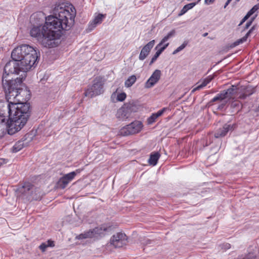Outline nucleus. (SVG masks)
Returning a JSON list of instances; mask_svg holds the SVG:
<instances>
[{
    "instance_id": "nucleus-28",
    "label": "nucleus",
    "mask_w": 259,
    "mask_h": 259,
    "mask_svg": "<svg viewBox=\"0 0 259 259\" xmlns=\"http://www.w3.org/2000/svg\"><path fill=\"white\" fill-rule=\"evenodd\" d=\"M246 40H247V39L244 36L243 37L237 40L236 41H235V42L232 43L230 47L234 48V47L239 45L240 44L243 43L244 42L246 41Z\"/></svg>"
},
{
    "instance_id": "nucleus-52",
    "label": "nucleus",
    "mask_w": 259,
    "mask_h": 259,
    "mask_svg": "<svg viewBox=\"0 0 259 259\" xmlns=\"http://www.w3.org/2000/svg\"><path fill=\"white\" fill-rule=\"evenodd\" d=\"M240 0H235V3H238L240 1Z\"/></svg>"
},
{
    "instance_id": "nucleus-17",
    "label": "nucleus",
    "mask_w": 259,
    "mask_h": 259,
    "mask_svg": "<svg viewBox=\"0 0 259 259\" xmlns=\"http://www.w3.org/2000/svg\"><path fill=\"white\" fill-rule=\"evenodd\" d=\"M161 75V71L156 69L152 74L150 78L147 80L145 87L150 88L154 86L160 79Z\"/></svg>"
},
{
    "instance_id": "nucleus-51",
    "label": "nucleus",
    "mask_w": 259,
    "mask_h": 259,
    "mask_svg": "<svg viewBox=\"0 0 259 259\" xmlns=\"http://www.w3.org/2000/svg\"><path fill=\"white\" fill-rule=\"evenodd\" d=\"M212 142V141L210 140L209 142V144H208V141H206V146H208L209 144H210Z\"/></svg>"
},
{
    "instance_id": "nucleus-34",
    "label": "nucleus",
    "mask_w": 259,
    "mask_h": 259,
    "mask_svg": "<svg viewBox=\"0 0 259 259\" xmlns=\"http://www.w3.org/2000/svg\"><path fill=\"white\" fill-rule=\"evenodd\" d=\"M157 117L155 116V115L153 113L151 114V115L148 118L147 122L148 124H151L154 123L156 119H157Z\"/></svg>"
},
{
    "instance_id": "nucleus-22",
    "label": "nucleus",
    "mask_w": 259,
    "mask_h": 259,
    "mask_svg": "<svg viewBox=\"0 0 259 259\" xmlns=\"http://www.w3.org/2000/svg\"><path fill=\"white\" fill-rule=\"evenodd\" d=\"M213 79V77L211 75L207 76V77L203 79L202 83L200 85H198L197 87L194 88L192 91V92L193 93L197 90H199L202 89L203 88L207 85Z\"/></svg>"
},
{
    "instance_id": "nucleus-7",
    "label": "nucleus",
    "mask_w": 259,
    "mask_h": 259,
    "mask_svg": "<svg viewBox=\"0 0 259 259\" xmlns=\"http://www.w3.org/2000/svg\"><path fill=\"white\" fill-rule=\"evenodd\" d=\"M110 227H107L105 225H102L96 227L88 231L79 234L76 237L78 239H83L87 238H95L98 239L105 235V232L108 231Z\"/></svg>"
},
{
    "instance_id": "nucleus-46",
    "label": "nucleus",
    "mask_w": 259,
    "mask_h": 259,
    "mask_svg": "<svg viewBox=\"0 0 259 259\" xmlns=\"http://www.w3.org/2000/svg\"><path fill=\"white\" fill-rule=\"evenodd\" d=\"M251 91H253L254 92V90L253 89H247L245 91V93H250V92H251Z\"/></svg>"
},
{
    "instance_id": "nucleus-18",
    "label": "nucleus",
    "mask_w": 259,
    "mask_h": 259,
    "mask_svg": "<svg viewBox=\"0 0 259 259\" xmlns=\"http://www.w3.org/2000/svg\"><path fill=\"white\" fill-rule=\"evenodd\" d=\"M32 190H34V186L29 182H25L24 185L18 189V192L28 198Z\"/></svg>"
},
{
    "instance_id": "nucleus-41",
    "label": "nucleus",
    "mask_w": 259,
    "mask_h": 259,
    "mask_svg": "<svg viewBox=\"0 0 259 259\" xmlns=\"http://www.w3.org/2000/svg\"><path fill=\"white\" fill-rule=\"evenodd\" d=\"M222 248L227 250L231 248L230 244L228 243H225L222 244Z\"/></svg>"
},
{
    "instance_id": "nucleus-27",
    "label": "nucleus",
    "mask_w": 259,
    "mask_h": 259,
    "mask_svg": "<svg viewBox=\"0 0 259 259\" xmlns=\"http://www.w3.org/2000/svg\"><path fill=\"white\" fill-rule=\"evenodd\" d=\"M169 43H166L163 45V47L160 48H158L157 52L155 53L154 55L153 56L155 59L157 60V58L159 57L160 54L166 49V48L168 46Z\"/></svg>"
},
{
    "instance_id": "nucleus-11",
    "label": "nucleus",
    "mask_w": 259,
    "mask_h": 259,
    "mask_svg": "<svg viewBox=\"0 0 259 259\" xmlns=\"http://www.w3.org/2000/svg\"><path fill=\"white\" fill-rule=\"evenodd\" d=\"M236 88L235 86L232 85L227 90L222 91L219 94H218L216 96L213 98L209 102L210 104H212L215 102L223 101L225 99H230L233 98V96L236 92Z\"/></svg>"
},
{
    "instance_id": "nucleus-50",
    "label": "nucleus",
    "mask_w": 259,
    "mask_h": 259,
    "mask_svg": "<svg viewBox=\"0 0 259 259\" xmlns=\"http://www.w3.org/2000/svg\"><path fill=\"white\" fill-rule=\"evenodd\" d=\"M207 35H208V33H207V32H205V33H203V34H202V36H203V37H206Z\"/></svg>"
},
{
    "instance_id": "nucleus-19",
    "label": "nucleus",
    "mask_w": 259,
    "mask_h": 259,
    "mask_svg": "<svg viewBox=\"0 0 259 259\" xmlns=\"http://www.w3.org/2000/svg\"><path fill=\"white\" fill-rule=\"evenodd\" d=\"M105 17V14L103 15L102 14H99L96 17H95L94 20L90 22L89 26L90 30H92L96 27L97 25L101 24Z\"/></svg>"
},
{
    "instance_id": "nucleus-9",
    "label": "nucleus",
    "mask_w": 259,
    "mask_h": 259,
    "mask_svg": "<svg viewBox=\"0 0 259 259\" xmlns=\"http://www.w3.org/2000/svg\"><path fill=\"white\" fill-rule=\"evenodd\" d=\"M21 64L19 62H17L12 59L6 63L4 69V73L3 76L6 75V77H11L10 74H18L20 72L22 71Z\"/></svg>"
},
{
    "instance_id": "nucleus-14",
    "label": "nucleus",
    "mask_w": 259,
    "mask_h": 259,
    "mask_svg": "<svg viewBox=\"0 0 259 259\" xmlns=\"http://www.w3.org/2000/svg\"><path fill=\"white\" fill-rule=\"evenodd\" d=\"M127 239V236L124 233L119 232L111 237L110 242L115 248H120L126 244Z\"/></svg>"
},
{
    "instance_id": "nucleus-40",
    "label": "nucleus",
    "mask_w": 259,
    "mask_h": 259,
    "mask_svg": "<svg viewBox=\"0 0 259 259\" xmlns=\"http://www.w3.org/2000/svg\"><path fill=\"white\" fill-rule=\"evenodd\" d=\"M46 245L47 247H54L55 246L54 242L51 240H48Z\"/></svg>"
},
{
    "instance_id": "nucleus-47",
    "label": "nucleus",
    "mask_w": 259,
    "mask_h": 259,
    "mask_svg": "<svg viewBox=\"0 0 259 259\" xmlns=\"http://www.w3.org/2000/svg\"><path fill=\"white\" fill-rule=\"evenodd\" d=\"M231 1H232L231 0H227V1L226 2V3H225V4L224 5V8H226L227 7V6L230 3V2Z\"/></svg>"
},
{
    "instance_id": "nucleus-16",
    "label": "nucleus",
    "mask_w": 259,
    "mask_h": 259,
    "mask_svg": "<svg viewBox=\"0 0 259 259\" xmlns=\"http://www.w3.org/2000/svg\"><path fill=\"white\" fill-rule=\"evenodd\" d=\"M155 44V40L153 39L150 41L143 47L139 56L140 60L143 61L148 57Z\"/></svg>"
},
{
    "instance_id": "nucleus-10",
    "label": "nucleus",
    "mask_w": 259,
    "mask_h": 259,
    "mask_svg": "<svg viewBox=\"0 0 259 259\" xmlns=\"http://www.w3.org/2000/svg\"><path fill=\"white\" fill-rule=\"evenodd\" d=\"M83 169H77L75 171H71L68 174L64 175L60 178L56 184V187L58 189H64L68 184L70 183L75 177L79 174Z\"/></svg>"
},
{
    "instance_id": "nucleus-35",
    "label": "nucleus",
    "mask_w": 259,
    "mask_h": 259,
    "mask_svg": "<svg viewBox=\"0 0 259 259\" xmlns=\"http://www.w3.org/2000/svg\"><path fill=\"white\" fill-rule=\"evenodd\" d=\"M256 26L253 25L245 35V37L246 39H247L248 37H249L251 35V34L253 33V31L256 29Z\"/></svg>"
},
{
    "instance_id": "nucleus-23",
    "label": "nucleus",
    "mask_w": 259,
    "mask_h": 259,
    "mask_svg": "<svg viewBox=\"0 0 259 259\" xmlns=\"http://www.w3.org/2000/svg\"><path fill=\"white\" fill-rule=\"evenodd\" d=\"M176 34V31L173 29L170 31L166 36H165L160 42L156 46L155 48V50H157L163 44H164L166 41H167L170 38L173 37Z\"/></svg>"
},
{
    "instance_id": "nucleus-32",
    "label": "nucleus",
    "mask_w": 259,
    "mask_h": 259,
    "mask_svg": "<svg viewBox=\"0 0 259 259\" xmlns=\"http://www.w3.org/2000/svg\"><path fill=\"white\" fill-rule=\"evenodd\" d=\"M240 103L238 101H234L231 104V107L236 109V110H239L240 109Z\"/></svg>"
},
{
    "instance_id": "nucleus-5",
    "label": "nucleus",
    "mask_w": 259,
    "mask_h": 259,
    "mask_svg": "<svg viewBox=\"0 0 259 259\" xmlns=\"http://www.w3.org/2000/svg\"><path fill=\"white\" fill-rule=\"evenodd\" d=\"M138 105L133 101L125 103L117 111L116 116L120 120H125L132 116V114L138 111Z\"/></svg>"
},
{
    "instance_id": "nucleus-2",
    "label": "nucleus",
    "mask_w": 259,
    "mask_h": 259,
    "mask_svg": "<svg viewBox=\"0 0 259 259\" xmlns=\"http://www.w3.org/2000/svg\"><path fill=\"white\" fill-rule=\"evenodd\" d=\"M9 103L4 102L1 109L0 120L6 124L9 135H12L20 131L26 124L31 114L29 103L18 102Z\"/></svg>"
},
{
    "instance_id": "nucleus-42",
    "label": "nucleus",
    "mask_w": 259,
    "mask_h": 259,
    "mask_svg": "<svg viewBox=\"0 0 259 259\" xmlns=\"http://www.w3.org/2000/svg\"><path fill=\"white\" fill-rule=\"evenodd\" d=\"M249 17L246 14V15L243 17V18L240 21L238 26H241L242 25Z\"/></svg>"
},
{
    "instance_id": "nucleus-20",
    "label": "nucleus",
    "mask_w": 259,
    "mask_h": 259,
    "mask_svg": "<svg viewBox=\"0 0 259 259\" xmlns=\"http://www.w3.org/2000/svg\"><path fill=\"white\" fill-rule=\"evenodd\" d=\"M42 194L40 190L34 186V190H32L28 198V200H39L41 199Z\"/></svg>"
},
{
    "instance_id": "nucleus-25",
    "label": "nucleus",
    "mask_w": 259,
    "mask_h": 259,
    "mask_svg": "<svg viewBox=\"0 0 259 259\" xmlns=\"http://www.w3.org/2000/svg\"><path fill=\"white\" fill-rule=\"evenodd\" d=\"M197 3H192L185 5L183 9L181 10L180 12L178 14V16H181L185 14L188 10L192 9L196 5Z\"/></svg>"
},
{
    "instance_id": "nucleus-45",
    "label": "nucleus",
    "mask_w": 259,
    "mask_h": 259,
    "mask_svg": "<svg viewBox=\"0 0 259 259\" xmlns=\"http://www.w3.org/2000/svg\"><path fill=\"white\" fill-rule=\"evenodd\" d=\"M215 0H205V4L206 5H210L212 4Z\"/></svg>"
},
{
    "instance_id": "nucleus-43",
    "label": "nucleus",
    "mask_w": 259,
    "mask_h": 259,
    "mask_svg": "<svg viewBox=\"0 0 259 259\" xmlns=\"http://www.w3.org/2000/svg\"><path fill=\"white\" fill-rule=\"evenodd\" d=\"M154 241L153 240H150L149 239H147L145 242L144 243V244L145 245H151V244H152L153 243H154Z\"/></svg>"
},
{
    "instance_id": "nucleus-3",
    "label": "nucleus",
    "mask_w": 259,
    "mask_h": 259,
    "mask_svg": "<svg viewBox=\"0 0 259 259\" xmlns=\"http://www.w3.org/2000/svg\"><path fill=\"white\" fill-rule=\"evenodd\" d=\"M6 75L2 76V85L8 101L16 99L21 93L23 78L17 77L13 79L12 77H7Z\"/></svg>"
},
{
    "instance_id": "nucleus-48",
    "label": "nucleus",
    "mask_w": 259,
    "mask_h": 259,
    "mask_svg": "<svg viewBox=\"0 0 259 259\" xmlns=\"http://www.w3.org/2000/svg\"><path fill=\"white\" fill-rule=\"evenodd\" d=\"M156 59L152 57L149 63V65H151L155 61H156Z\"/></svg>"
},
{
    "instance_id": "nucleus-26",
    "label": "nucleus",
    "mask_w": 259,
    "mask_h": 259,
    "mask_svg": "<svg viewBox=\"0 0 259 259\" xmlns=\"http://www.w3.org/2000/svg\"><path fill=\"white\" fill-rule=\"evenodd\" d=\"M136 79H137V78L135 75H133L130 76L125 81V83H124L125 86L127 88L131 87L136 82Z\"/></svg>"
},
{
    "instance_id": "nucleus-12",
    "label": "nucleus",
    "mask_w": 259,
    "mask_h": 259,
    "mask_svg": "<svg viewBox=\"0 0 259 259\" xmlns=\"http://www.w3.org/2000/svg\"><path fill=\"white\" fill-rule=\"evenodd\" d=\"M27 49H30V46L27 45H23L15 48L11 53L12 59L19 63L22 62L23 60V56L26 54L27 51H28Z\"/></svg>"
},
{
    "instance_id": "nucleus-4",
    "label": "nucleus",
    "mask_w": 259,
    "mask_h": 259,
    "mask_svg": "<svg viewBox=\"0 0 259 259\" xmlns=\"http://www.w3.org/2000/svg\"><path fill=\"white\" fill-rule=\"evenodd\" d=\"M28 51L26 52L23 56V60L20 62L21 64V68L23 72H27L32 67H35L38 63L39 58V52L38 55L37 51L33 47L30 46V49H27Z\"/></svg>"
},
{
    "instance_id": "nucleus-53",
    "label": "nucleus",
    "mask_w": 259,
    "mask_h": 259,
    "mask_svg": "<svg viewBox=\"0 0 259 259\" xmlns=\"http://www.w3.org/2000/svg\"><path fill=\"white\" fill-rule=\"evenodd\" d=\"M23 91V92H25V90H22V91L21 92V93H22Z\"/></svg>"
},
{
    "instance_id": "nucleus-37",
    "label": "nucleus",
    "mask_w": 259,
    "mask_h": 259,
    "mask_svg": "<svg viewBox=\"0 0 259 259\" xmlns=\"http://www.w3.org/2000/svg\"><path fill=\"white\" fill-rule=\"evenodd\" d=\"M253 93H254L253 91H251L250 93H247L244 92V93H243L240 95L239 98L241 99H245L247 97H248V96L251 95L252 94H253Z\"/></svg>"
},
{
    "instance_id": "nucleus-30",
    "label": "nucleus",
    "mask_w": 259,
    "mask_h": 259,
    "mask_svg": "<svg viewBox=\"0 0 259 259\" xmlns=\"http://www.w3.org/2000/svg\"><path fill=\"white\" fill-rule=\"evenodd\" d=\"M259 4L254 6L246 14V15L250 17L252 15H253L258 9H259Z\"/></svg>"
},
{
    "instance_id": "nucleus-1",
    "label": "nucleus",
    "mask_w": 259,
    "mask_h": 259,
    "mask_svg": "<svg viewBox=\"0 0 259 259\" xmlns=\"http://www.w3.org/2000/svg\"><path fill=\"white\" fill-rule=\"evenodd\" d=\"M46 17L44 26H34L30 30L31 36L44 47L52 48L57 47L63 32L69 30L74 22L75 15L65 8L64 4H56Z\"/></svg>"
},
{
    "instance_id": "nucleus-38",
    "label": "nucleus",
    "mask_w": 259,
    "mask_h": 259,
    "mask_svg": "<svg viewBox=\"0 0 259 259\" xmlns=\"http://www.w3.org/2000/svg\"><path fill=\"white\" fill-rule=\"evenodd\" d=\"M47 246L46 245V243H41L39 246V248L42 251V252H44L46 251L47 248Z\"/></svg>"
},
{
    "instance_id": "nucleus-44",
    "label": "nucleus",
    "mask_w": 259,
    "mask_h": 259,
    "mask_svg": "<svg viewBox=\"0 0 259 259\" xmlns=\"http://www.w3.org/2000/svg\"><path fill=\"white\" fill-rule=\"evenodd\" d=\"M8 159L4 158H0V166L3 164H6L8 162Z\"/></svg>"
},
{
    "instance_id": "nucleus-24",
    "label": "nucleus",
    "mask_w": 259,
    "mask_h": 259,
    "mask_svg": "<svg viewBox=\"0 0 259 259\" xmlns=\"http://www.w3.org/2000/svg\"><path fill=\"white\" fill-rule=\"evenodd\" d=\"M25 144L24 140H20L17 141L11 149V151L13 153H16L21 150Z\"/></svg>"
},
{
    "instance_id": "nucleus-33",
    "label": "nucleus",
    "mask_w": 259,
    "mask_h": 259,
    "mask_svg": "<svg viewBox=\"0 0 259 259\" xmlns=\"http://www.w3.org/2000/svg\"><path fill=\"white\" fill-rule=\"evenodd\" d=\"M126 97V95L124 92L119 93L117 96V100L118 101L122 102Z\"/></svg>"
},
{
    "instance_id": "nucleus-21",
    "label": "nucleus",
    "mask_w": 259,
    "mask_h": 259,
    "mask_svg": "<svg viewBox=\"0 0 259 259\" xmlns=\"http://www.w3.org/2000/svg\"><path fill=\"white\" fill-rule=\"evenodd\" d=\"M160 157V154L158 152H152L150 155L148 163L151 165H156Z\"/></svg>"
},
{
    "instance_id": "nucleus-29",
    "label": "nucleus",
    "mask_w": 259,
    "mask_h": 259,
    "mask_svg": "<svg viewBox=\"0 0 259 259\" xmlns=\"http://www.w3.org/2000/svg\"><path fill=\"white\" fill-rule=\"evenodd\" d=\"M188 42L187 41H184L182 45H181L180 47L177 48L173 52L172 54L175 55L177 53H178L179 52L183 50L187 45Z\"/></svg>"
},
{
    "instance_id": "nucleus-6",
    "label": "nucleus",
    "mask_w": 259,
    "mask_h": 259,
    "mask_svg": "<svg viewBox=\"0 0 259 259\" xmlns=\"http://www.w3.org/2000/svg\"><path fill=\"white\" fill-rule=\"evenodd\" d=\"M104 82L102 77H97L93 80L92 85L89 87L84 92V94L86 97L93 98L103 94Z\"/></svg>"
},
{
    "instance_id": "nucleus-13",
    "label": "nucleus",
    "mask_w": 259,
    "mask_h": 259,
    "mask_svg": "<svg viewBox=\"0 0 259 259\" xmlns=\"http://www.w3.org/2000/svg\"><path fill=\"white\" fill-rule=\"evenodd\" d=\"M237 127L235 123L233 124L228 122L223 125L222 127L218 129L214 133V137L215 138H221L225 137L229 132H232Z\"/></svg>"
},
{
    "instance_id": "nucleus-49",
    "label": "nucleus",
    "mask_w": 259,
    "mask_h": 259,
    "mask_svg": "<svg viewBox=\"0 0 259 259\" xmlns=\"http://www.w3.org/2000/svg\"><path fill=\"white\" fill-rule=\"evenodd\" d=\"M36 15H35V14H32V15L31 16V19L35 18V17Z\"/></svg>"
},
{
    "instance_id": "nucleus-39",
    "label": "nucleus",
    "mask_w": 259,
    "mask_h": 259,
    "mask_svg": "<svg viewBox=\"0 0 259 259\" xmlns=\"http://www.w3.org/2000/svg\"><path fill=\"white\" fill-rule=\"evenodd\" d=\"M227 102V101H224L223 103H222V104L219 105L218 107V109L220 110H223L226 106Z\"/></svg>"
},
{
    "instance_id": "nucleus-36",
    "label": "nucleus",
    "mask_w": 259,
    "mask_h": 259,
    "mask_svg": "<svg viewBox=\"0 0 259 259\" xmlns=\"http://www.w3.org/2000/svg\"><path fill=\"white\" fill-rule=\"evenodd\" d=\"M255 17H252L251 18L250 20H249L245 24L243 30L247 29L252 24L253 21H254Z\"/></svg>"
},
{
    "instance_id": "nucleus-15",
    "label": "nucleus",
    "mask_w": 259,
    "mask_h": 259,
    "mask_svg": "<svg viewBox=\"0 0 259 259\" xmlns=\"http://www.w3.org/2000/svg\"><path fill=\"white\" fill-rule=\"evenodd\" d=\"M248 253L241 255L235 259H259V249L255 244L250 245L247 250Z\"/></svg>"
},
{
    "instance_id": "nucleus-8",
    "label": "nucleus",
    "mask_w": 259,
    "mask_h": 259,
    "mask_svg": "<svg viewBox=\"0 0 259 259\" xmlns=\"http://www.w3.org/2000/svg\"><path fill=\"white\" fill-rule=\"evenodd\" d=\"M143 127L142 122L139 120H135L130 124L122 127L119 133L122 136H127L140 132Z\"/></svg>"
},
{
    "instance_id": "nucleus-31",
    "label": "nucleus",
    "mask_w": 259,
    "mask_h": 259,
    "mask_svg": "<svg viewBox=\"0 0 259 259\" xmlns=\"http://www.w3.org/2000/svg\"><path fill=\"white\" fill-rule=\"evenodd\" d=\"M169 110V108L164 107L157 112L154 113V114L155 115V116H156L157 118H158L159 117L161 116L165 112Z\"/></svg>"
}]
</instances>
